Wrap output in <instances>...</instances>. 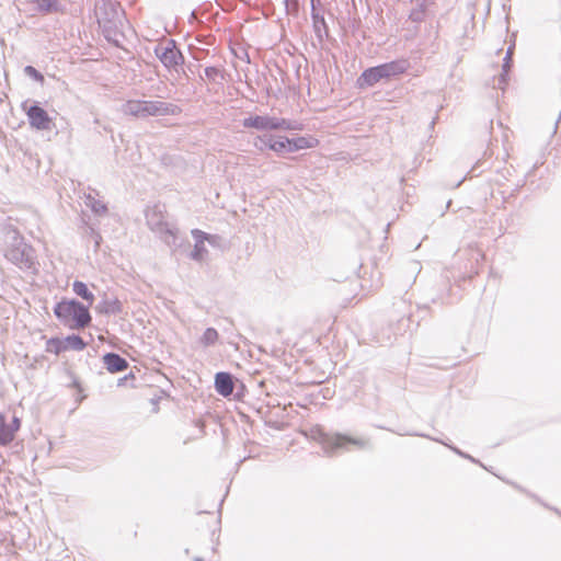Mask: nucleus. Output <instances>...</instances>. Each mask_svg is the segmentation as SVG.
<instances>
[{"label": "nucleus", "mask_w": 561, "mask_h": 561, "mask_svg": "<svg viewBox=\"0 0 561 561\" xmlns=\"http://www.w3.org/2000/svg\"><path fill=\"white\" fill-rule=\"evenodd\" d=\"M122 111L126 115L138 117L176 115L181 112L180 107L172 103L131 100L123 105Z\"/></svg>", "instance_id": "nucleus-1"}, {"label": "nucleus", "mask_w": 561, "mask_h": 561, "mask_svg": "<svg viewBox=\"0 0 561 561\" xmlns=\"http://www.w3.org/2000/svg\"><path fill=\"white\" fill-rule=\"evenodd\" d=\"M56 317L71 329H81L91 321L87 307L76 300H62L55 307Z\"/></svg>", "instance_id": "nucleus-2"}, {"label": "nucleus", "mask_w": 561, "mask_h": 561, "mask_svg": "<svg viewBox=\"0 0 561 561\" xmlns=\"http://www.w3.org/2000/svg\"><path fill=\"white\" fill-rule=\"evenodd\" d=\"M146 220L150 230L156 232L167 244L175 243L178 228L168 220L163 206L154 205L148 208Z\"/></svg>", "instance_id": "nucleus-3"}, {"label": "nucleus", "mask_w": 561, "mask_h": 561, "mask_svg": "<svg viewBox=\"0 0 561 561\" xmlns=\"http://www.w3.org/2000/svg\"><path fill=\"white\" fill-rule=\"evenodd\" d=\"M408 69L405 60H397L387 62L377 67H373L363 72L359 77V85H374L381 79H389L403 73Z\"/></svg>", "instance_id": "nucleus-4"}, {"label": "nucleus", "mask_w": 561, "mask_h": 561, "mask_svg": "<svg viewBox=\"0 0 561 561\" xmlns=\"http://www.w3.org/2000/svg\"><path fill=\"white\" fill-rule=\"evenodd\" d=\"M245 128L256 130H300L301 126L285 118L270 115H250L242 122Z\"/></svg>", "instance_id": "nucleus-5"}, {"label": "nucleus", "mask_w": 561, "mask_h": 561, "mask_svg": "<svg viewBox=\"0 0 561 561\" xmlns=\"http://www.w3.org/2000/svg\"><path fill=\"white\" fill-rule=\"evenodd\" d=\"M5 256L22 271L35 270L34 250L22 239H16L13 247L8 249Z\"/></svg>", "instance_id": "nucleus-6"}, {"label": "nucleus", "mask_w": 561, "mask_h": 561, "mask_svg": "<svg viewBox=\"0 0 561 561\" xmlns=\"http://www.w3.org/2000/svg\"><path fill=\"white\" fill-rule=\"evenodd\" d=\"M319 442L327 451L364 448L367 445V442L363 438H356L340 434L330 435L322 432L319 433Z\"/></svg>", "instance_id": "nucleus-7"}, {"label": "nucleus", "mask_w": 561, "mask_h": 561, "mask_svg": "<svg viewBox=\"0 0 561 561\" xmlns=\"http://www.w3.org/2000/svg\"><path fill=\"white\" fill-rule=\"evenodd\" d=\"M191 234L194 240V247L190 256L194 261L203 262L207 259V245L218 247L220 244V238L216 234H209L198 229H193Z\"/></svg>", "instance_id": "nucleus-8"}, {"label": "nucleus", "mask_w": 561, "mask_h": 561, "mask_svg": "<svg viewBox=\"0 0 561 561\" xmlns=\"http://www.w3.org/2000/svg\"><path fill=\"white\" fill-rule=\"evenodd\" d=\"M154 51L167 68H174L181 65L183 60L182 54L175 48L172 42L159 44Z\"/></svg>", "instance_id": "nucleus-9"}, {"label": "nucleus", "mask_w": 561, "mask_h": 561, "mask_svg": "<svg viewBox=\"0 0 561 561\" xmlns=\"http://www.w3.org/2000/svg\"><path fill=\"white\" fill-rule=\"evenodd\" d=\"M26 115H27L30 125L33 128H35L37 130L50 129L51 119L44 108H42L37 105H33L26 111Z\"/></svg>", "instance_id": "nucleus-10"}, {"label": "nucleus", "mask_w": 561, "mask_h": 561, "mask_svg": "<svg viewBox=\"0 0 561 561\" xmlns=\"http://www.w3.org/2000/svg\"><path fill=\"white\" fill-rule=\"evenodd\" d=\"M260 140L268 147L271 150L278 154H284L291 151L290 138L287 137H275L264 136L260 137Z\"/></svg>", "instance_id": "nucleus-11"}, {"label": "nucleus", "mask_w": 561, "mask_h": 561, "mask_svg": "<svg viewBox=\"0 0 561 561\" xmlns=\"http://www.w3.org/2000/svg\"><path fill=\"white\" fill-rule=\"evenodd\" d=\"M215 388L217 392L224 397H228L233 391L231 376L227 373H218L215 377Z\"/></svg>", "instance_id": "nucleus-12"}, {"label": "nucleus", "mask_w": 561, "mask_h": 561, "mask_svg": "<svg viewBox=\"0 0 561 561\" xmlns=\"http://www.w3.org/2000/svg\"><path fill=\"white\" fill-rule=\"evenodd\" d=\"M104 360V364L106 366V368L111 371V373H118V371H123L127 368V363L124 358H122L119 355L117 354H106L103 358Z\"/></svg>", "instance_id": "nucleus-13"}, {"label": "nucleus", "mask_w": 561, "mask_h": 561, "mask_svg": "<svg viewBox=\"0 0 561 561\" xmlns=\"http://www.w3.org/2000/svg\"><path fill=\"white\" fill-rule=\"evenodd\" d=\"M319 140L312 136H300L290 139L291 151H298L302 149H311L317 147Z\"/></svg>", "instance_id": "nucleus-14"}, {"label": "nucleus", "mask_w": 561, "mask_h": 561, "mask_svg": "<svg viewBox=\"0 0 561 561\" xmlns=\"http://www.w3.org/2000/svg\"><path fill=\"white\" fill-rule=\"evenodd\" d=\"M15 435L11 426L5 422L3 414H0V444L8 445L14 439Z\"/></svg>", "instance_id": "nucleus-15"}, {"label": "nucleus", "mask_w": 561, "mask_h": 561, "mask_svg": "<svg viewBox=\"0 0 561 561\" xmlns=\"http://www.w3.org/2000/svg\"><path fill=\"white\" fill-rule=\"evenodd\" d=\"M219 340V334L216 329L207 328L201 335L198 343L203 347H209L215 345Z\"/></svg>", "instance_id": "nucleus-16"}, {"label": "nucleus", "mask_w": 561, "mask_h": 561, "mask_svg": "<svg viewBox=\"0 0 561 561\" xmlns=\"http://www.w3.org/2000/svg\"><path fill=\"white\" fill-rule=\"evenodd\" d=\"M84 204L96 215H103L106 213V205L95 196L89 194L85 196Z\"/></svg>", "instance_id": "nucleus-17"}, {"label": "nucleus", "mask_w": 561, "mask_h": 561, "mask_svg": "<svg viewBox=\"0 0 561 561\" xmlns=\"http://www.w3.org/2000/svg\"><path fill=\"white\" fill-rule=\"evenodd\" d=\"M72 289L76 295L88 301L90 305L94 301V295L90 291L83 282L76 280L72 284Z\"/></svg>", "instance_id": "nucleus-18"}, {"label": "nucleus", "mask_w": 561, "mask_h": 561, "mask_svg": "<svg viewBox=\"0 0 561 561\" xmlns=\"http://www.w3.org/2000/svg\"><path fill=\"white\" fill-rule=\"evenodd\" d=\"M106 5H108L111 8V10L113 11V16L111 19H106V18H103L100 13V10L101 8L98 7L96 8V18H98V22L101 26H103L105 30L108 27L111 28V24H113L114 26L116 25V18L118 15V13L114 10V3L112 2H108Z\"/></svg>", "instance_id": "nucleus-19"}, {"label": "nucleus", "mask_w": 561, "mask_h": 561, "mask_svg": "<svg viewBox=\"0 0 561 561\" xmlns=\"http://www.w3.org/2000/svg\"><path fill=\"white\" fill-rule=\"evenodd\" d=\"M66 350L72 348L77 351H81L85 347V343L83 340L78 335H70L64 340Z\"/></svg>", "instance_id": "nucleus-20"}, {"label": "nucleus", "mask_w": 561, "mask_h": 561, "mask_svg": "<svg viewBox=\"0 0 561 561\" xmlns=\"http://www.w3.org/2000/svg\"><path fill=\"white\" fill-rule=\"evenodd\" d=\"M46 351L54 354H59L62 351H66V345L64 340L60 339H50L46 342Z\"/></svg>", "instance_id": "nucleus-21"}, {"label": "nucleus", "mask_w": 561, "mask_h": 561, "mask_svg": "<svg viewBox=\"0 0 561 561\" xmlns=\"http://www.w3.org/2000/svg\"><path fill=\"white\" fill-rule=\"evenodd\" d=\"M37 9L43 12H51L56 10V2L54 0H37L36 1Z\"/></svg>", "instance_id": "nucleus-22"}, {"label": "nucleus", "mask_w": 561, "mask_h": 561, "mask_svg": "<svg viewBox=\"0 0 561 561\" xmlns=\"http://www.w3.org/2000/svg\"><path fill=\"white\" fill-rule=\"evenodd\" d=\"M24 72L26 76L39 81V82H43L44 81V77L42 73H39L34 67L32 66H26L24 68Z\"/></svg>", "instance_id": "nucleus-23"}, {"label": "nucleus", "mask_w": 561, "mask_h": 561, "mask_svg": "<svg viewBox=\"0 0 561 561\" xmlns=\"http://www.w3.org/2000/svg\"><path fill=\"white\" fill-rule=\"evenodd\" d=\"M9 425L11 426L13 433L15 434L19 431L20 426H21V421H20L19 417L14 416L13 420H12V423L9 424Z\"/></svg>", "instance_id": "nucleus-24"}, {"label": "nucleus", "mask_w": 561, "mask_h": 561, "mask_svg": "<svg viewBox=\"0 0 561 561\" xmlns=\"http://www.w3.org/2000/svg\"><path fill=\"white\" fill-rule=\"evenodd\" d=\"M287 10H294L296 8V0H285Z\"/></svg>", "instance_id": "nucleus-25"}, {"label": "nucleus", "mask_w": 561, "mask_h": 561, "mask_svg": "<svg viewBox=\"0 0 561 561\" xmlns=\"http://www.w3.org/2000/svg\"><path fill=\"white\" fill-rule=\"evenodd\" d=\"M510 58H511V51H508L506 57H505V64H504V70L505 71L510 67V65H508Z\"/></svg>", "instance_id": "nucleus-26"}, {"label": "nucleus", "mask_w": 561, "mask_h": 561, "mask_svg": "<svg viewBox=\"0 0 561 561\" xmlns=\"http://www.w3.org/2000/svg\"><path fill=\"white\" fill-rule=\"evenodd\" d=\"M412 18H413L414 20H419V19H420V16H419V15H416V14H414V13L412 14Z\"/></svg>", "instance_id": "nucleus-27"}, {"label": "nucleus", "mask_w": 561, "mask_h": 561, "mask_svg": "<svg viewBox=\"0 0 561 561\" xmlns=\"http://www.w3.org/2000/svg\"><path fill=\"white\" fill-rule=\"evenodd\" d=\"M196 561H202L201 559H196Z\"/></svg>", "instance_id": "nucleus-28"}]
</instances>
